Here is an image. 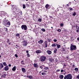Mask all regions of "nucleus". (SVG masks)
<instances>
[{
  "mask_svg": "<svg viewBox=\"0 0 79 79\" xmlns=\"http://www.w3.org/2000/svg\"><path fill=\"white\" fill-rule=\"evenodd\" d=\"M4 67V66H3V65L2 63L0 64V69H2V68H3Z\"/></svg>",
  "mask_w": 79,
  "mask_h": 79,
  "instance_id": "obj_7",
  "label": "nucleus"
},
{
  "mask_svg": "<svg viewBox=\"0 0 79 79\" xmlns=\"http://www.w3.org/2000/svg\"><path fill=\"white\" fill-rule=\"evenodd\" d=\"M26 6H27V7H29V5L28 4H27Z\"/></svg>",
  "mask_w": 79,
  "mask_h": 79,
  "instance_id": "obj_42",
  "label": "nucleus"
},
{
  "mask_svg": "<svg viewBox=\"0 0 79 79\" xmlns=\"http://www.w3.org/2000/svg\"><path fill=\"white\" fill-rule=\"evenodd\" d=\"M76 50V46L75 45H73L72 44H71V46L70 47V50H71V51L73 50Z\"/></svg>",
  "mask_w": 79,
  "mask_h": 79,
  "instance_id": "obj_2",
  "label": "nucleus"
},
{
  "mask_svg": "<svg viewBox=\"0 0 79 79\" xmlns=\"http://www.w3.org/2000/svg\"><path fill=\"white\" fill-rule=\"evenodd\" d=\"M21 63L22 64H24V60H22L21 61Z\"/></svg>",
  "mask_w": 79,
  "mask_h": 79,
  "instance_id": "obj_27",
  "label": "nucleus"
},
{
  "mask_svg": "<svg viewBox=\"0 0 79 79\" xmlns=\"http://www.w3.org/2000/svg\"><path fill=\"white\" fill-rule=\"evenodd\" d=\"M56 52H57V49L55 48L54 51V53H56Z\"/></svg>",
  "mask_w": 79,
  "mask_h": 79,
  "instance_id": "obj_25",
  "label": "nucleus"
},
{
  "mask_svg": "<svg viewBox=\"0 0 79 79\" xmlns=\"http://www.w3.org/2000/svg\"><path fill=\"white\" fill-rule=\"evenodd\" d=\"M41 74H42V75H43V76H44V75H45V73H42Z\"/></svg>",
  "mask_w": 79,
  "mask_h": 79,
  "instance_id": "obj_40",
  "label": "nucleus"
},
{
  "mask_svg": "<svg viewBox=\"0 0 79 79\" xmlns=\"http://www.w3.org/2000/svg\"><path fill=\"white\" fill-rule=\"evenodd\" d=\"M4 69L5 71H8V69H9V68L8 67V66H6L4 67Z\"/></svg>",
  "mask_w": 79,
  "mask_h": 79,
  "instance_id": "obj_6",
  "label": "nucleus"
},
{
  "mask_svg": "<svg viewBox=\"0 0 79 79\" xmlns=\"http://www.w3.org/2000/svg\"><path fill=\"white\" fill-rule=\"evenodd\" d=\"M26 1H28V0H26Z\"/></svg>",
  "mask_w": 79,
  "mask_h": 79,
  "instance_id": "obj_59",
  "label": "nucleus"
},
{
  "mask_svg": "<svg viewBox=\"0 0 79 79\" xmlns=\"http://www.w3.org/2000/svg\"><path fill=\"white\" fill-rule=\"evenodd\" d=\"M48 41L49 42H51V41H52L51 39H48Z\"/></svg>",
  "mask_w": 79,
  "mask_h": 79,
  "instance_id": "obj_29",
  "label": "nucleus"
},
{
  "mask_svg": "<svg viewBox=\"0 0 79 79\" xmlns=\"http://www.w3.org/2000/svg\"><path fill=\"white\" fill-rule=\"evenodd\" d=\"M47 52L48 54H49V55H50L52 54V51H49V50L47 51Z\"/></svg>",
  "mask_w": 79,
  "mask_h": 79,
  "instance_id": "obj_14",
  "label": "nucleus"
},
{
  "mask_svg": "<svg viewBox=\"0 0 79 79\" xmlns=\"http://www.w3.org/2000/svg\"><path fill=\"white\" fill-rule=\"evenodd\" d=\"M51 28H53V27H51Z\"/></svg>",
  "mask_w": 79,
  "mask_h": 79,
  "instance_id": "obj_61",
  "label": "nucleus"
},
{
  "mask_svg": "<svg viewBox=\"0 0 79 79\" xmlns=\"http://www.w3.org/2000/svg\"><path fill=\"white\" fill-rule=\"evenodd\" d=\"M64 25V24L63 23H60V25L61 26H63Z\"/></svg>",
  "mask_w": 79,
  "mask_h": 79,
  "instance_id": "obj_41",
  "label": "nucleus"
},
{
  "mask_svg": "<svg viewBox=\"0 0 79 79\" xmlns=\"http://www.w3.org/2000/svg\"><path fill=\"white\" fill-rule=\"evenodd\" d=\"M23 45L24 47H26L27 45V42L26 41H23Z\"/></svg>",
  "mask_w": 79,
  "mask_h": 79,
  "instance_id": "obj_5",
  "label": "nucleus"
},
{
  "mask_svg": "<svg viewBox=\"0 0 79 79\" xmlns=\"http://www.w3.org/2000/svg\"><path fill=\"white\" fill-rule=\"evenodd\" d=\"M15 57H16V58H18V56L16 54H15Z\"/></svg>",
  "mask_w": 79,
  "mask_h": 79,
  "instance_id": "obj_38",
  "label": "nucleus"
},
{
  "mask_svg": "<svg viewBox=\"0 0 79 79\" xmlns=\"http://www.w3.org/2000/svg\"><path fill=\"white\" fill-rule=\"evenodd\" d=\"M54 42H56L57 41V40L56 39H54L53 40Z\"/></svg>",
  "mask_w": 79,
  "mask_h": 79,
  "instance_id": "obj_39",
  "label": "nucleus"
},
{
  "mask_svg": "<svg viewBox=\"0 0 79 79\" xmlns=\"http://www.w3.org/2000/svg\"><path fill=\"white\" fill-rule=\"evenodd\" d=\"M44 69H45V70H47V69H48V67H45V68H44Z\"/></svg>",
  "mask_w": 79,
  "mask_h": 79,
  "instance_id": "obj_35",
  "label": "nucleus"
},
{
  "mask_svg": "<svg viewBox=\"0 0 79 79\" xmlns=\"http://www.w3.org/2000/svg\"><path fill=\"white\" fill-rule=\"evenodd\" d=\"M0 75H1V74H0Z\"/></svg>",
  "mask_w": 79,
  "mask_h": 79,
  "instance_id": "obj_63",
  "label": "nucleus"
},
{
  "mask_svg": "<svg viewBox=\"0 0 79 79\" xmlns=\"http://www.w3.org/2000/svg\"><path fill=\"white\" fill-rule=\"evenodd\" d=\"M39 44H42L44 42V41L42 40H40V41H38Z\"/></svg>",
  "mask_w": 79,
  "mask_h": 79,
  "instance_id": "obj_10",
  "label": "nucleus"
},
{
  "mask_svg": "<svg viewBox=\"0 0 79 79\" xmlns=\"http://www.w3.org/2000/svg\"><path fill=\"white\" fill-rule=\"evenodd\" d=\"M77 40H79V38H77Z\"/></svg>",
  "mask_w": 79,
  "mask_h": 79,
  "instance_id": "obj_53",
  "label": "nucleus"
},
{
  "mask_svg": "<svg viewBox=\"0 0 79 79\" xmlns=\"http://www.w3.org/2000/svg\"><path fill=\"white\" fill-rule=\"evenodd\" d=\"M74 70L75 71H76L77 72V71H79V69H78V68H75L74 69Z\"/></svg>",
  "mask_w": 79,
  "mask_h": 79,
  "instance_id": "obj_24",
  "label": "nucleus"
},
{
  "mask_svg": "<svg viewBox=\"0 0 79 79\" xmlns=\"http://www.w3.org/2000/svg\"><path fill=\"white\" fill-rule=\"evenodd\" d=\"M20 35L19 34V33H17L16 35V36L17 37H18Z\"/></svg>",
  "mask_w": 79,
  "mask_h": 79,
  "instance_id": "obj_34",
  "label": "nucleus"
},
{
  "mask_svg": "<svg viewBox=\"0 0 79 79\" xmlns=\"http://www.w3.org/2000/svg\"><path fill=\"white\" fill-rule=\"evenodd\" d=\"M57 31H58V32H61V30L60 29H59L58 30H57Z\"/></svg>",
  "mask_w": 79,
  "mask_h": 79,
  "instance_id": "obj_36",
  "label": "nucleus"
},
{
  "mask_svg": "<svg viewBox=\"0 0 79 79\" xmlns=\"http://www.w3.org/2000/svg\"><path fill=\"white\" fill-rule=\"evenodd\" d=\"M2 64L3 65H4V66H7V64H6V62H3Z\"/></svg>",
  "mask_w": 79,
  "mask_h": 79,
  "instance_id": "obj_18",
  "label": "nucleus"
},
{
  "mask_svg": "<svg viewBox=\"0 0 79 79\" xmlns=\"http://www.w3.org/2000/svg\"><path fill=\"white\" fill-rule=\"evenodd\" d=\"M76 13L75 12H74L73 14V16H76Z\"/></svg>",
  "mask_w": 79,
  "mask_h": 79,
  "instance_id": "obj_33",
  "label": "nucleus"
},
{
  "mask_svg": "<svg viewBox=\"0 0 79 79\" xmlns=\"http://www.w3.org/2000/svg\"><path fill=\"white\" fill-rule=\"evenodd\" d=\"M0 58H1V55H0Z\"/></svg>",
  "mask_w": 79,
  "mask_h": 79,
  "instance_id": "obj_57",
  "label": "nucleus"
},
{
  "mask_svg": "<svg viewBox=\"0 0 79 79\" xmlns=\"http://www.w3.org/2000/svg\"><path fill=\"white\" fill-rule=\"evenodd\" d=\"M19 13H20V14L22 15V11H21Z\"/></svg>",
  "mask_w": 79,
  "mask_h": 79,
  "instance_id": "obj_44",
  "label": "nucleus"
},
{
  "mask_svg": "<svg viewBox=\"0 0 79 79\" xmlns=\"http://www.w3.org/2000/svg\"><path fill=\"white\" fill-rule=\"evenodd\" d=\"M77 32H79V30H77Z\"/></svg>",
  "mask_w": 79,
  "mask_h": 79,
  "instance_id": "obj_49",
  "label": "nucleus"
},
{
  "mask_svg": "<svg viewBox=\"0 0 79 79\" xmlns=\"http://www.w3.org/2000/svg\"><path fill=\"white\" fill-rule=\"evenodd\" d=\"M36 53H42V51L40 50H37L36 51Z\"/></svg>",
  "mask_w": 79,
  "mask_h": 79,
  "instance_id": "obj_9",
  "label": "nucleus"
},
{
  "mask_svg": "<svg viewBox=\"0 0 79 79\" xmlns=\"http://www.w3.org/2000/svg\"><path fill=\"white\" fill-rule=\"evenodd\" d=\"M22 29H24L25 30H26L27 29V28L26 25H23L21 26Z\"/></svg>",
  "mask_w": 79,
  "mask_h": 79,
  "instance_id": "obj_3",
  "label": "nucleus"
},
{
  "mask_svg": "<svg viewBox=\"0 0 79 79\" xmlns=\"http://www.w3.org/2000/svg\"><path fill=\"white\" fill-rule=\"evenodd\" d=\"M57 72L60 71V70L58 69V70H57Z\"/></svg>",
  "mask_w": 79,
  "mask_h": 79,
  "instance_id": "obj_48",
  "label": "nucleus"
},
{
  "mask_svg": "<svg viewBox=\"0 0 79 79\" xmlns=\"http://www.w3.org/2000/svg\"><path fill=\"white\" fill-rule=\"evenodd\" d=\"M23 8L24 9V8H26V5L23 4Z\"/></svg>",
  "mask_w": 79,
  "mask_h": 79,
  "instance_id": "obj_28",
  "label": "nucleus"
},
{
  "mask_svg": "<svg viewBox=\"0 0 79 79\" xmlns=\"http://www.w3.org/2000/svg\"><path fill=\"white\" fill-rule=\"evenodd\" d=\"M8 31V29L7 28H6V31Z\"/></svg>",
  "mask_w": 79,
  "mask_h": 79,
  "instance_id": "obj_51",
  "label": "nucleus"
},
{
  "mask_svg": "<svg viewBox=\"0 0 79 79\" xmlns=\"http://www.w3.org/2000/svg\"><path fill=\"white\" fill-rule=\"evenodd\" d=\"M16 66H14V67H13V68L12 69V71H15L16 70Z\"/></svg>",
  "mask_w": 79,
  "mask_h": 79,
  "instance_id": "obj_16",
  "label": "nucleus"
},
{
  "mask_svg": "<svg viewBox=\"0 0 79 79\" xmlns=\"http://www.w3.org/2000/svg\"><path fill=\"white\" fill-rule=\"evenodd\" d=\"M66 6H69V5L68 4H67Z\"/></svg>",
  "mask_w": 79,
  "mask_h": 79,
  "instance_id": "obj_54",
  "label": "nucleus"
},
{
  "mask_svg": "<svg viewBox=\"0 0 79 79\" xmlns=\"http://www.w3.org/2000/svg\"><path fill=\"white\" fill-rule=\"evenodd\" d=\"M41 30L43 32H45V29L44 28H42Z\"/></svg>",
  "mask_w": 79,
  "mask_h": 79,
  "instance_id": "obj_26",
  "label": "nucleus"
},
{
  "mask_svg": "<svg viewBox=\"0 0 79 79\" xmlns=\"http://www.w3.org/2000/svg\"><path fill=\"white\" fill-rule=\"evenodd\" d=\"M44 43H45V47H47V41H45Z\"/></svg>",
  "mask_w": 79,
  "mask_h": 79,
  "instance_id": "obj_20",
  "label": "nucleus"
},
{
  "mask_svg": "<svg viewBox=\"0 0 79 79\" xmlns=\"http://www.w3.org/2000/svg\"><path fill=\"white\" fill-rule=\"evenodd\" d=\"M8 66H9V67H10L11 66V64H9V65H8Z\"/></svg>",
  "mask_w": 79,
  "mask_h": 79,
  "instance_id": "obj_47",
  "label": "nucleus"
},
{
  "mask_svg": "<svg viewBox=\"0 0 79 79\" xmlns=\"http://www.w3.org/2000/svg\"><path fill=\"white\" fill-rule=\"evenodd\" d=\"M79 78V74L77 76V78Z\"/></svg>",
  "mask_w": 79,
  "mask_h": 79,
  "instance_id": "obj_43",
  "label": "nucleus"
},
{
  "mask_svg": "<svg viewBox=\"0 0 79 79\" xmlns=\"http://www.w3.org/2000/svg\"><path fill=\"white\" fill-rule=\"evenodd\" d=\"M1 13H2V14H3V15H5V14H6V13L3 12V11L0 12V15L1 14Z\"/></svg>",
  "mask_w": 79,
  "mask_h": 79,
  "instance_id": "obj_17",
  "label": "nucleus"
},
{
  "mask_svg": "<svg viewBox=\"0 0 79 79\" xmlns=\"http://www.w3.org/2000/svg\"><path fill=\"white\" fill-rule=\"evenodd\" d=\"M38 21L39 22H41L42 21V19H38Z\"/></svg>",
  "mask_w": 79,
  "mask_h": 79,
  "instance_id": "obj_31",
  "label": "nucleus"
},
{
  "mask_svg": "<svg viewBox=\"0 0 79 79\" xmlns=\"http://www.w3.org/2000/svg\"><path fill=\"white\" fill-rule=\"evenodd\" d=\"M27 56L28 57H30V55L29 54V53H27Z\"/></svg>",
  "mask_w": 79,
  "mask_h": 79,
  "instance_id": "obj_37",
  "label": "nucleus"
},
{
  "mask_svg": "<svg viewBox=\"0 0 79 79\" xmlns=\"http://www.w3.org/2000/svg\"><path fill=\"white\" fill-rule=\"evenodd\" d=\"M41 73V71L40 72V73Z\"/></svg>",
  "mask_w": 79,
  "mask_h": 79,
  "instance_id": "obj_60",
  "label": "nucleus"
},
{
  "mask_svg": "<svg viewBox=\"0 0 79 79\" xmlns=\"http://www.w3.org/2000/svg\"><path fill=\"white\" fill-rule=\"evenodd\" d=\"M34 65L35 68H39V66H38L37 64L35 63L34 64Z\"/></svg>",
  "mask_w": 79,
  "mask_h": 79,
  "instance_id": "obj_13",
  "label": "nucleus"
},
{
  "mask_svg": "<svg viewBox=\"0 0 79 79\" xmlns=\"http://www.w3.org/2000/svg\"><path fill=\"white\" fill-rule=\"evenodd\" d=\"M16 46H18V45H16Z\"/></svg>",
  "mask_w": 79,
  "mask_h": 79,
  "instance_id": "obj_64",
  "label": "nucleus"
},
{
  "mask_svg": "<svg viewBox=\"0 0 79 79\" xmlns=\"http://www.w3.org/2000/svg\"><path fill=\"white\" fill-rule=\"evenodd\" d=\"M40 68H41V69H42V68H43V67L42 66H40Z\"/></svg>",
  "mask_w": 79,
  "mask_h": 79,
  "instance_id": "obj_46",
  "label": "nucleus"
},
{
  "mask_svg": "<svg viewBox=\"0 0 79 79\" xmlns=\"http://www.w3.org/2000/svg\"><path fill=\"white\" fill-rule=\"evenodd\" d=\"M9 40H9L8 39H7V42H9Z\"/></svg>",
  "mask_w": 79,
  "mask_h": 79,
  "instance_id": "obj_50",
  "label": "nucleus"
},
{
  "mask_svg": "<svg viewBox=\"0 0 79 79\" xmlns=\"http://www.w3.org/2000/svg\"><path fill=\"white\" fill-rule=\"evenodd\" d=\"M56 45L55 44H53L52 45V47H55L56 46Z\"/></svg>",
  "mask_w": 79,
  "mask_h": 79,
  "instance_id": "obj_32",
  "label": "nucleus"
},
{
  "mask_svg": "<svg viewBox=\"0 0 79 79\" xmlns=\"http://www.w3.org/2000/svg\"><path fill=\"white\" fill-rule=\"evenodd\" d=\"M64 47H65V45H64L63 46V53H64L65 52V48H64Z\"/></svg>",
  "mask_w": 79,
  "mask_h": 79,
  "instance_id": "obj_8",
  "label": "nucleus"
},
{
  "mask_svg": "<svg viewBox=\"0 0 79 79\" xmlns=\"http://www.w3.org/2000/svg\"><path fill=\"white\" fill-rule=\"evenodd\" d=\"M5 77H6V74H3L1 76V77L2 78L3 77L4 78H5Z\"/></svg>",
  "mask_w": 79,
  "mask_h": 79,
  "instance_id": "obj_21",
  "label": "nucleus"
},
{
  "mask_svg": "<svg viewBox=\"0 0 79 79\" xmlns=\"http://www.w3.org/2000/svg\"><path fill=\"white\" fill-rule=\"evenodd\" d=\"M6 25H9V26H10V22L8 21V20H7V22H6Z\"/></svg>",
  "mask_w": 79,
  "mask_h": 79,
  "instance_id": "obj_11",
  "label": "nucleus"
},
{
  "mask_svg": "<svg viewBox=\"0 0 79 79\" xmlns=\"http://www.w3.org/2000/svg\"><path fill=\"white\" fill-rule=\"evenodd\" d=\"M56 45L57 46V47L58 48H60V47H61V45H58L57 44H56Z\"/></svg>",
  "mask_w": 79,
  "mask_h": 79,
  "instance_id": "obj_19",
  "label": "nucleus"
},
{
  "mask_svg": "<svg viewBox=\"0 0 79 79\" xmlns=\"http://www.w3.org/2000/svg\"><path fill=\"white\" fill-rule=\"evenodd\" d=\"M6 22H7V20L4 21L3 22V24H4V25H6Z\"/></svg>",
  "mask_w": 79,
  "mask_h": 79,
  "instance_id": "obj_23",
  "label": "nucleus"
},
{
  "mask_svg": "<svg viewBox=\"0 0 79 79\" xmlns=\"http://www.w3.org/2000/svg\"><path fill=\"white\" fill-rule=\"evenodd\" d=\"M49 6H48V5L47 4L45 6V7L46 8H48V7Z\"/></svg>",
  "mask_w": 79,
  "mask_h": 79,
  "instance_id": "obj_30",
  "label": "nucleus"
},
{
  "mask_svg": "<svg viewBox=\"0 0 79 79\" xmlns=\"http://www.w3.org/2000/svg\"><path fill=\"white\" fill-rule=\"evenodd\" d=\"M26 52L27 53H28V52H29V51H27Z\"/></svg>",
  "mask_w": 79,
  "mask_h": 79,
  "instance_id": "obj_55",
  "label": "nucleus"
},
{
  "mask_svg": "<svg viewBox=\"0 0 79 79\" xmlns=\"http://www.w3.org/2000/svg\"><path fill=\"white\" fill-rule=\"evenodd\" d=\"M59 77L60 79H63L64 77V76L63 75H59Z\"/></svg>",
  "mask_w": 79,
  "mask_h": 79,
  "instance_id": "obj_15",
  "label": "nucleus"
},
{
  "mask_svg": "<svg viewBox=\"0 0 79 79\" xmlns=\"http://www.w3.org/2000/svg\"><path fill=\"white\" fill-rule=\"evenodd\" d=\"M73 67H74V65H73Z\"/></svg>",
  "mask_w": 79,
  "mask_h": 79,
  "instance_id": "obj_56",
  "label": "nucleus"
},
{
  "mask_svg": "<svg viewBox=\"0 0 79 79\" xmlns=\"http://www.w3.org/2000/svg\"><path fill=\"white\" fill-rule=\"evenodd\" d=\"M45 59H46V57L45 56H42L40 58L41 61L42 62H43L45 60Z\"/></svg>",
  "mask_w": 79,
  "mask_h": 79,
  "instance_id": "obj_4",
  "label": "nucleus"
},
{
  "mask_svg": "<svg viewBox=\"0 0 79 79\" xmlns=\"http://www.w3.org/2000/svg\"><path fill=\"white\" fill-rule=\"evenodd\" d=\"M70 10H73V9L72 8H70Z\"/></svg>",
  "mask_w": 79,
  "mask_h": 79,
  "instance_id": "obj_52",
  "label": "nucleus"
},
{
  "mask_svg": "<svg viewBox=\"0 0 79 79\" xmlns=\"http://www.w3.org/2000/svg\"><path fill=\"white\" fill-rule=\"evenodd\" d=\"M70 4H71V2H70Z\"/></svg>",
  "mask_w": 79,
  "mask_h": 79,
  "instance_id": "obj_62",
  "label": "nucleus"
},
{
  "mask_svg": "<svg viewBox=\"0 0 79 79\" xmlns=\"http://www.w3.org/2000/svg\"><path fill=\"white\" fill-rule=\"evenodd\" d=\"M21 70L24 73H26V69L24 68H22L21 69Z\"/></svg>",
  "mask_w": 79,
  "mask_h": 79,
  "instance_id": "obj_12",
  "label": "nucleus"
},
{
  "mask_svg": "<svg viewBox=\"0 0 79 79\" xmlns=\"http://www.w3.org/2000/svg\"><path fill=\"white\" fill-rule=\"evenodd\" d=\"M63 71H64V70H61V73H63Z\"/></svg>",
  "mask_w": 79,
  "mask_h": 79,
  "instance_id": "obj_45",
  "label": "nucleus"
},
{
  "mask_svg": "<svg viewBox=\"0 0 79 79\" xmlns=\"http://www.w3.org/2000/svg\"><path fill=\"white\" fill-rule=\"evenodd\" d=\"M44 72H47V71H44Z\"/></svg>",
  "mask_w": 79,
  "mask_h": 79,
  "instance_id": "obj_58",
  "label": "nucleus"
},
{
  "mask_svg": "<svg viewBox=\"0 0 79 79\" xmlns=\"http://www.w3.org/2000/svg\"><path fill=\"white\" fill-rule=\"evenodd\" d=\"M27 77H29V79H32L33 78V77L30 76H28Z\"/></svg>",
  "mask_w": 79,
  "mask_h": 79,
  "instance_id": "obj_22",
  "label": "nucleus"
},
{
  "mask_svg": "<svg viewBox=\"0 0 79 79\" xmlns=\"http://www.w3.org/2000/svg\"><path fill=\"white\" fill-rule=\"evenodd\" d=\"M73 76L71 74H68L64 77V79H72Z\"/></svg>",
  "mask_w": 79,
  "mask_h": 79,
  "instance_id": "obj_1",
  "label": "nucleus"
}]
</instances>
